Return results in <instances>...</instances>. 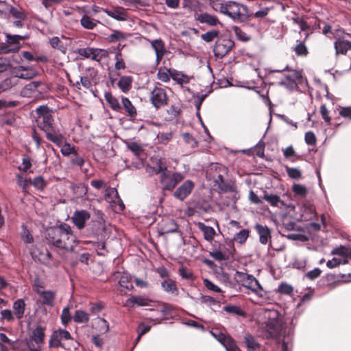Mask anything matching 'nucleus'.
I'll list each match as a JSON object with an SVG mask.
<instances>
[{
	"instance_id": "obj_25",
	"label": "nucleus",
	"mask_w": 351,
	"mask_h": 351,
	"mask_svg": "<svg viewBox=\"0 0 351 351\" xmlns=\"http://www.w3.org/2000/svg\"><path fill=\"white\" fill-rule=\"evenodd\" d=\"M197 226L198 229L203 232L204 238L206 241L211 242L213 240L216 232L213 227L206 226L202 222H198Z\"/></svg>"
},
{
	"instance_id": "obj_16",
	"label": "nucleus",
	"mask_w": 351,
	"mask_h": 351,
	"mask_svg": "<svg viewBox=\"0 0 351 351\" xmlns=\"http://www.w3.org/2000/svg\"><path fill=\"white\" fill-rule=\"evenodd\" d=\"M195 20L200 23H205L210 27H216L222 25V23L215 15L210 14L208 12H201L195 16Z\"/></svg>"
},
{
	"instance_id": "obj_47",
	"label": "nucleus",
	"mask_w": 351,
	"mask_h": 351,
	"mask_svg": "<svg viewBox=\"0 0 351 351\" xmlns=\"http://www.w3.org/2000/svg\"><path fill=\"white\" fill-rule=\"evenodd\" d=\"M38 293L42 295L43 300V302L44 304H47L49 306L53 305V302L55 297V294L53 292L50 291L40 292L39 291H38Z\"/></svg>"
},
{
	"instance_id": "obj_39",
	"label": "nucleus",
	"mask_w": 351,
	"mask_h": 351,
	"mask_svg": "<svg viewBox=\"0 0 351 351\" xmlns=\"http://www.w3.org/2000/svg\"><path fill=\"white\" fill-rule=\"evenodd\" d=\"M245 343L246 344L247 348L249 350H252V351H255L260 348V344L256 341V338L251 335H247L244 337Z\"/></svg>"
},
{
	"instance_id": "obj_45",
	"label": "nucleus",
	"mask_w": 351,
	"mask_h": 351,
	"mask_svg": "<svg viewBox=\"0 0 351 351\" xmlns=\"http://www.w3.org/2000/svg\"><path fill=\"white\" fill-rule=\"evenodd\" d=\"M105 98L109 106L114 110L118 111L121 109V106L119 104V101L117 98L113 97L111 93H106L105 94Z\"/></svg>"
},
{
	"instance_id": "obj_8",
	"label": "nucleus",
	"mask_w": 351,
	"mask_h": 351,
	"mask_svg": "<svg viewBox=\"0 0 351 351\" xmlns=\"http://www.w3.org/2000/svg\"><path fill=\"white\" fill-rule=\"evenodd\" d=\"M234 46V43L232 39L228 36H221L215 42L213 52L216 57L222 58Z\"/></svg>"
},
{
	"instance_id": "obj_43",
	"label": "nucleus",
	"mask_w": 351,
	"mask_h": 351,
	"mask_svg": "<svg viewBox=\"0 0 351 351\" xmlns=\"http://www.w3.org/2000/svg\"><path fill=\"white\" fill-rule=\"evenodd\" d=\"M333 255H338L341 257H350L351 259V248L346 246H340L339 247L335 248L331 252Z\"/></svg>"
},
{
	"instance_id": "obj_30",
	"label": "nucleus",
	"mask_w": 351,
	"mask_h": 351,
	"mask_svg": "<svg viewBox=\"0 0 351 351\" xmlns=\"http://www.w3.org/2000/svg\"><path fill=\"white\" fill-rule=\"evenodd\" d=\"M180 112L181 110L180 108L174 105H171L168 109H167L166 112L164 114V119L167 121H172L178 117Z\"/></svg>"
},
{
	"instance_id": "obj_36",
	"label": "nucleus",
	"mask_w": 351,
	"mask_h": 351,
	"mask_svg": "<svg viewBox=\"0 0 351 351\" xmlns=\"http://www.w3.org/2000/svg\"><path fill=\"white\" fill-rule=\"evenodd\" d=\"M219 167H225L224 165L219 163L213 164L206 171V178L214 181L219 174Z\"/></svg>"
},
{
	"instance_id": "obj_40",
	"label": "nucleus",
	"mask_w": 351,
	"mask_h": 351,
	"mask_svg": "<svg viewBox=\"0 0 351 351\" xmlns=\"http://www.w3.org/2000/svg\"><path fill=\"white\" fill-rule=\"evenodd\" d=\"M32 337L37 344L43 343L45 339L44 328L40 326L36 327L32 332Z\"/></svg>"
},
{
	"instance_id": "obj_62",
	"label": "nucleus",
	"mask_w": 351,
	"mask_h": 351,
	"mask_svg": "<svg viewBox=\"0 0 351 351\" xmlns=\"http://www.w3.org/2000/svg\"><path fill=\"white\" fill-rule=\"evenodd\" d=\"M73 192L78 196H82L87 193V189L83 184H73L71 186Z\"/></svg>"
},
{
	"instance_id": "obj_12",
	"label": "nucleus",
	"mask_w": 351,
	"mask_h": 351,
	"mask_svg": "<svg viewBox=\"0 0 351 351\" xmlns=\"http://www.w3.org/2000/svg\"><path fill=\"white\" fill-rule=\"evenodd\" d=\"M194 186L193 182L190 180H186L174 191V197L181 201L184 200L191 193Z\"/></svg>"
},
{
	"instance_id": "obj_27",
	"label": "nucleus",
	"mask_w": 351,
	"mask_h": 351,
	"mask_svg": "<svg viewBox=\"0 0 351 351\" xmlns=\"http://www.w3.org/2000/svg\"><path fill=\"white\" fill-rule=\"evenodd\" d=\"M172 79L176 81L178 84L182 85L183 84H188L190 82L189 76L182 73L178 72L175 69H169L168 70Z\"/></svg>"
},
{
	"instance_id": "obj_55",
	"label": "nucleus",
	"mask_w": 351,
	"mask_h": 351,
	"mask_svg": "<svg viewBox=\"0 0 351 351\" xmlns=\"http://www.w3.org/2000/svg\"><path fill=\"white\" fill-rule=\"evenodd\" d=\"M151 326L144 323H141L136 328L138 336L136 339V343L139 341L142 335L146 334L150 330Z\"/></svg>"
},
{
	"instance_id": "obj_49",
	"label": "nucleus",
	"mask_w": 351,
	"mask_h": 351,
	"mask_svg": "<svg viewBox=\"0 0 351 351\" xmlns=\"http://www.w3.org/2000/svg\"><path fill=\"white\" fill-rule=\"evenodd\" d=\"M134 281L137 287L141 289H147L149 287V282L147 280V274H145V276L142 278L139 276H135Z\"/></svg>"
},
{
	"instance_id": "obj_3",
	"label": "nucleus",
	"mask_w": 351,
	"mask_h": 351,
	"mask_svg": "<svg viewBox=\"0 0 351 351\" xmlns=\"http://www.w3.org/2000/svg\"><path fill=\"white\" fill-rule=\"evenodd\" d=\"M264 317L267 319L265 330L267 332L268 338H277L285 332L284 324L277 310H266Z\"/></svg>"
},
{
	"instance_id": "obj_4",
	"label": "nucleus",
	"mask_w": 351,
	"mask_h": 351,
	"mask_svg": "<svg viewBox=\"0 0 351 351\" xmlns=\"http://www.w3.org/2000/svg\"><path fill=\"white\" fill-rule=\"evenodd\" d=\"M184 178L182 173L167 170L160 175V183L162 191H173L178 183Z\"/></svg>"
},
{
	"instance_id": "obj_50",
	"label": "nucleus",
	"mask_w": 351,
	"mask_h": 351,
	"mask_svg": "<svg viewBox=\"0 0 351 351\" xmlns=\"http://www.w3.org/2000/svg\"><path fill=\"white\" fill-rule=\"evenodd\" d=\"M223 344L226 347L227 351H234L239 348L235 341L230 337H224Z\"/></svg>"
},
{
	"instance_id": "obj_19",
	"label": "nucleus",
	"mask_w": 351,
	"mask_h": 351,
	"mask_svg": "<svg viewBox=\"0 0 351 351\" xmlns=\"http://www.w3.org/2000/svg\"><path fill=\"white\" fill-rule=\"evenodd\" d=\"M131 276L129 274H123L120 277L119 284V292L121 295H128L132 289V281Z\"/></svg>"
},
{
	"instance_id": "obj_15",
	"label": "nucleus",
	"mask_w": 351,
	"mask_h": 351,
	"mask_svg": "<svg viewBox=\"0 0 351 351\" xmlns=\"http://www.w3.org/2000/svg\"><path fill=\"white\" fill-rule=\"evenodd\" d=\"M147 159V154L136 143H133V166L137 169L143 167Z\"/></svg>"
},
{
	"instance_id": "obj_46",
	"label": "nucleus",
	"mask_w": 351,
	"mask_h": 351,
	"mask_svg": "<svg viewBox=\"0 0 351 351\" xmlns=\"http://www.w3.org/2000/svg\"><path fill=\"white\" fill-rule=\"evenodd\" d=\"M293 51L298 56L306 57L308 54V50L304 44V40L298 43L293 47Z\"/></svg>"
},
{
	"instance_id": "obj_58",
	"label": "nucleus",
	"mask_w": 351,
	"mask_h": 351,
	"mask_svg": "<svg viewBox=\"0 0 351 351\" xmlns=\"http://www.w3.org/2000/svg\"><path fill=\"white\" fill-rule=\"evenodd\" d=\"M4 7H5V8L3 9V11H9L12 14V15L17 19H24V16H25L24 14L21 10H17L12 7L8 6L6 4H5V5H4Z\"/></svg>"
},
{
	"instance_id": "obj_28",
	"label": "nucleus",
	"mask_w": 351,
	"mask_h": 351,
	"mask_svg": "<svg viewBox=\"0 0 351 351\" xmlns=\"http://www.w3.org/2000/svg\"><path fill=\"white\" fill-rule=\"evenodd\" d=\"M104 12L108 16L119 21H125L128 17V14L122 8H116L112 10H105Z\"/></svg>"
},
{
	"instance_id": "obj_22",
	"label": "nucleus",
	"mask_w": 351,
	"mask_h": 351,
	"mask_svg": "<svg viewBox=\"0 0 351 351\" xmlns=\"http://www.w3.org/2000/svg\"><path fill=\"white\" fill-rule=\"evenodd\" d=\"M161 287L167 293L175 296L179 295V289L178 288L176 282L172 278L164 279L161 282Z\"/></svg>"
},
{
	"instance_id": "obj_11",
	"label": "nucleus",
	"mask_w": 351,
	"mask_h": 351,
	"mask_svg": "<svg viewBox=\"0 0 351 351\" xmlns=\"http://www.w3.org/2000/svg\"><path fill=\"white\" fill-rule=\"evenodd\" d=\"M237 275L242 282L243 286L250 289L252 291H256L257 289H261V284L252 275L240 271H237Z\"/></svg>"
},
{
	"instance_id": "obj_51",
	"label": "nucleus",
	"mask_w": 351,
	"mask_h": 351,
	"mask_svg": "<svg viewBox=\"0 0 351 351\" xmlns=\"http://www.w3.org/2000/svg\"><path fill=\"white\" fill-rule=\"evenodd\" d=\"M249 230L247 229H243L237 233L234 237V241L240 244L244 243L249 237Z\"/></svg>"
},
{
	"instance_id": "obj_5",
	"label": "nucleus",
	"mask_w": 351,
	"mask_h": 351,
	"mask_svg": "<svg viewBox=\"0 0 351 351\" xmlns=\"http://www.w3.org/2000/svg\"><path fill=\"white\" fill-rule=\"evenodd\" d=\"M235 251L234 243L232 241H226L225 243L213 245L212 251L209 252L210 256L215 261H228L230 256Z\"/></svg>"
},
{
	"instance_id": "obj_44",
	"label": "nucleus",
	"mask_w": 351,
	"mask_h": 351,
	"mask_svg": "<svg viewBox=\"0 0 351 351\" xmlns=\"http://www.w3.org/2000/svg\"><path fill=\"white\" fill-rule=\"evenodd\" d=\"M132 79L130 77H121L118 82V86L124 93L128 92L130 89Z\"/></svg>"
},
{
	"instance_id": "obj_14",
	"label": "nucleus",
	"mask_w": 351,
	"mask_h": 351,
	"mask_svg": "<svg viewBox=\"0 0 351 351\" xmlns=\"http://www.w3.org/2000/svg\"><path fill=\"white\" fill-rule=\"evenodd\" d=\"M90 215L87 210H78L73 213L71 220L79 230H82L85 227L86 223L90 219Z\"/></svg>"
},
{
	"instance_id": "obj_7",
	"label": "nucleus",
	"mask_w": 351,
	"mask_h": 351,
	"mask_svg": "<svg viewBox=\"0 0 351 351\" xmlns=\"http://www.w3.org/2000/svg\"><path fill=\"white\" fill-rule=\"evenodd\" d=\"M149 101L156 109H160L168 104L169 97L165 89L156 87L150 93Z\"/></svg>"
},
{
	"instance_id": "obj_56",
	"label": "nucleus",
	"mask_w": 351,
	"mask_h": 351,
	"mask_svg": "<svg viewBox=\"0 0 351 351\" xmlns=\"http://www.w3.org/2000/svg\"><path fill=\"white\" fill-rule=\"evenodd\" d=\"M292 190L295 195L301 197H306L308 193L307 189L299 184H294L292 186Z\"/></svg>"
},
{
	"instance_id": "obj_26",
	"label": "nucleus",
	"mask_w": 351,
	"mask_h": 351,
	"mask_svg": "<svg viewBox=\"0 0 351 351\" xmlns=\"http://www.w3.org/2000/svg\"><path fill=\"white\" fill-rule=\"evenodd\" d=\"M105 199L110 202L116 204L117 202L120 203V207L122 210L123 208V204L118 195L117 191L114 188L108 187L106 189Z\"/></svg>"
},
{
	"instance_id": "obj_6",
	"label": "nucleus",
	"mask_w": 351,
	"mask_h": 351,
	"mask_svg": "<svg viewBox=\"0 0 351 351\" xmlns=\"http://www.w3.org/2000/svg\"><path fill=\"white\" fill-rule=\"evenodd\" d=\"M226 15L237 22H244L248 19V8L245 5L230 1L228 2Z\"/></svg>"
},
{
	"instance_id": "obj_13",
	"label": "nucleus",
	"mask_w": 351,
	"mask_h": 351,
	"mask_svg": "<svg viewBox=\"0 0 351 351\" xmlns=\"http://www.w3.org/2000/svg\"><path fill=\"white\" fill-rule=\"evenodd\" d=\"M71 339V335L69 331L64 329H58L54 331L49 341V346L51 348H58L62 346V340H69Z\"/></svg>"
},
{
	"instance_id": "obj_29",
	"label": "nucleus",
	"mask_w": 351,
	"mask_h": 351,
	"mask_svg": "<svg viewBox=\"0 0 351 351\" xmlns=\"http://www.w3.org/2000/svg\"><path fill=\"white\" fill-rule=\"evenodd\" d=\"M285 78L292 86H297L298 83L302 82V76L300 71L291 70L289 73L285 75Z\"/></svg>"
},
{
	"instance_id": "obj_52",
	"label": "nucleus",
	"mask_w": 351,
	"mask_h": 351,
	"mask_svg": "<svg viewBox=\"0 0 351 351\" xmlns=\"http://www.w3.org/2000/svg\"><path fill=\"white\" fill-rule=\"evenodd\" d=\"M288 176L291 179H300L302 178V172L299 169L285 166Z\"/></svg>"
},
{
	"instance_id": "obj_60",
	"label": "nucleus",
	"mask_w": 351,
	"mask_h": 351,
	"mask_svg": "<svg viewBox=\"0 0 351 351\" xmlns=\"http://www.w3.org/2000/svg\"><path fill=\"white\" fill-rule=\"evenodd\" d=\"M232 29L237 37L242 41H247L250 40L249 36L244 32L239 27L234 26Z\"/></svg>"
},
{
	"instance_id": "obj_59",
	"label": "nucleus",
	"mask_w": 351,
	"mask_h": 351,
	"mask_svg": "<svg viewBox=\"0 0 351 351\" xmlns=\"http://www.w3.org/2000/svg\"><path fill=\"white\" fill-rule=\"evenodd\" d=\"M278 291L282 294L291 295L293 291V289L290 285L282 282L278 286Z\"/></svg>"
},
{
	"instance_id": "obj_20",
	"label": "nucleus",
	"mask_w": 351,
	"mask_h": 351,
	"mask_svg": "<svg viewBox=\"0 0 351 351\" xmlns=\"http://www.w3.org/2000/svg\"><path fill=\"white\" fill-rule=\"evenodd\" d=\"M13 73L16 77L22 79H31L36 75L35 71L29 66H19L14 69Z\"/></svg>"
},
{
	"instance_id": "obj_34",
	"label": "nucleus",
	"mask_w": 351,
	"mask_h": 351,
	"mask_svg": "<svg viewBox=\"0 0 351 351\" xmlns=\"http://www.w3.org/2000/svg\"><path fill=\"white\" fill-rule=\"evenodd\" d=\"M283 151V154L285 158L290 160L292 162H295L301 159V156L296 154L293 146H289Z\"/></svg>"
},
{
	"instance_id": "obj_35",
	"label": "nucleus",
	"mask_w": 351,
	"mask_h": 351,
	"mask_svg": "<svg viewBox=\"0 0 351 351\" xmlns=\"http://www.w3.org/2000/svg\"><path fill=\"white\" fill-rule=\"evenodd\" d=\"M223 310L229 314L235 315L241 317H245L246 313L238 306L226 305L223 307Z\"/></svg>"
},
{
	"instance_id": "obj_64",
	"label": "nucleus",
	"mask_w": 351,
	"mask_h": 351,
	"mask_svg": "<svg viewBox=\"0 0 351 351\" xmlns=\"http://www.w3.org/2000/svg\"><path fill=\"white\" fill-rule=\"evenodd\" d=\"M184 141L189 144L191 147L194 148L197 146V141L189 133H184L182 134Z\"/></svg>"
},
{
	"instance_id": "obj_41",
	"label": "nucleus",
	"mask_w": 351,
	"mask_h": 351,
	"mask_svg": "<svg viewBox=\"0 0 351 351\" xmlns=\"http://www.w3.org/2000/svg\"><path fill=\"white\" fill-rule=\"evenodd\" d=\"M107 56L108 52L106 50L93 48V51L91 52L90 59L97 62H99L100 60L106 58Z\"/></svg>"
},
{
	"instance_id": "obj_17",
	"label": "nucleus",
	"mask_w": 351,
	"mask_h": 351,
	"mask_svg": "<svg viewBox=\"0 0 351 351\" xmlns=\"http://www.w3.org/2000/svg\"><path fill=\"white\" fill-rule=\"evenodd\" d=\"M40 85V82H32L22 89L21 94L25 97H36L41 93V90H39Z\"/></svg>"
},
{
	"instance_id": "obj_23",
	"label": "nucleus",
	"mask_w": 351,
	"mask_h": 351,
	"mask_svg": "<svg viewBox=\"0 0 351 351\" xmlns=\"http://www.w3.org/2000/svg\"><path fill=\"white\" fill-rule=\"evenodd\" d=\"M32 255L35 261L45 265L49 264L51 254L47 250L40 251L39 249H34L32 252Z\"/></svg>"
},
{
	"instance_id": "obj_1",
	"label": "nucleus",
	"mask_w": 351,
	"mask_h": 351,
	"mask_svg": "<svg viewBox=\"0 0 351 351\" xmlns=\"http://www.w3.org/2000/svg\"><path fill=\"white\" fill-rule=\"evenodd\" d=\"M46 239L56 247L68 252H72L77 243L76 237L73 234L71 226L66 223L47 229Z\"/></svg>"
},
{
	"instance_id": "obj_63",
	"label": "nucleus",
	"mask_w": 351,
	"mask_h": 351,
	"mask_svg": "<svg viewBox=\"0 0 351 351\" xmlns=\"http://www.w3.org/2000/svg\"><path fill=\"white\" fill-rule=\"evenodd\" d=\"M203 284L205 287L213 292L221 293L222 292L221 289L217 285H215L213 282H212L210 280L206 278L203 280Z\"/></svg>"
},
{
	"instance_id": "obj_10",
	"label": "nucleus",
	"mask_w": 351,
	"mask_h": 351,
	"mask_svg": "<svg viewBox=\"0 0 351 351\" xmlns=\"http://www.w3.org/2000/svg\"><path fill=\"white\" fill-rule=\"evenodd\" d=\"M219 172L216 179L213 181L215 186H217L219 191L223 193L228 191L234 192L235 187L230 184L224 179V176L227 174V168L226 167H219Z\"/></svg>"
},
{
	"instance_id": "obj_21",
	"label": "nucleus",
	"mask_w": 351,
	"mask_h": 351,
	"mask_svg": "<svg viewBox=\"0 0 351 351\" xmlns=\"http://www.w3.org/2000/svg\"><path fill=\"white\" fill-rule=\"evenodd\" d=\"M150 167L152 169L153 173L155 174H161L162 172L167 171V165L164 158H152Z\"/></svg>"
},
{
	"instance_id": "obj_38",
	"label": "nucleus",
	"mask_w": 351,
	"mask_h": 351,
	"mask_svg": "<svg viewBox=\"0 0 351 351\" xmlns=\"http://www.w3.org/2000/svg\"><path fill=\"white\" fill-rule=\"evenodd\" d=\"M178 274L182 279L193 281L195 279V276L191 269L187 268L184 266H181L178 269Z\"/></svg>"
},
{
	"instance_id": "obj_61",
	"label": "nucleus",
	"mask_w": 351,
	"mask_h": 351,
	"mask_svg": "<svg viewBox=\"0 0 351 351\" xmlns=\"http://www.w3.org/2000/svg\"><path fill=\"white\" fill-rule=\"evenodd\" d=\"M320 113L326 123L328 125H330L331 123V118L329 115V111L328 110L326 104H322L320 106Z\"/></svg>"
},
{
	"instance_id": "obj_42",
	"label": "nucleus",
	"mask_w": 351,
	"mask_h": 351,
	"mask_svg": "<svg viewBox=\"0 0 351 351\" xmlns=\"http://www.w3.org/2000/svg\"><path fill=\"white\" fill-rule=\"evenodd\" d=\"M152 300L146 295H136L133 296V306H149Z\"/></svg>"
},
{
	"instance_id": "obj_2",
	"label": "nucleus",
	"mask_w": 351,
	"mask_h": 351,
	"mask_svg": "<svg viewBox=\"0 0 351 351\" xmlns=\"http://www.w3.org/2000/svg\"><path fill=\"white\" fill-rule=\"evenodd\" d=\"M38 114L37 124L43 130L47 139L53 143L60 145L63 142V135L53 126V119L49 109L47 106H40L36 109Z\"/></svg>"
},
{
	"instance_id": "obj_32",
	"label": "nucleus",
	"mask_w": 351,
	"mask_h": 351,
	"mask_svg": "<svg viewBox=\"0 0 351 351\" xmlns=\"http://www.w3.org/2000/svg\"><path fill=\"white\" fill-rule=\"evenodd\" d=\"M98 23L99 22L97 20H95L86 14H84L80 20L81 25L84 28L87 29H94L97 26Z\"/></svg>"
},
{
	"instance_id": "obj_9",
	"label": "nucleus",
	"mask_w": 351,
	"mask_h": 351,
	"mask_svg": "<svg viewBox=\"0 0 351 351\" xmlns=\"http://www.w3.org/2000/svg\"><path fill=\"white\" fill-rule=\"evenodd\" d=\"M334 47L336 55H346L348 51L351 50V36L343 33L342 35L335 37Z\"/></svg>"
},
{
	"instance_id": "obj_54",
	"label": "nucleus",
	"mask_w": 351,
	"mask_h": 351,
	"mask_svg": "<svg viewBox=\"0 0 351 351\" xmlns=\"http://www.w3.org/2000/svg\"><path fill=\"white\" fill-rule=\"evenodd\" d=\"M96 325L100 333H106L109 330V325L107 321L103 318H98L97 319Z\"/></svg>"
},
{
	"instance_id": "obj_53",
	"label": "nucleus",
	"mask_w": 351,
	"mask_h": 351,
	"mask_svg": "<svg viewBox=\"0 0 351 351\" xmlns=\"http://www.w3.org/2000/svg\"><path fill=\"white\" fill-rule=\"evenodd\" d=\"M60 146H61V153L64 156H68L71 154H75L76 150L75 147L72 146L71 144L65 143L62 145L61 143Z\"/></svg>"
},
{
	"instance_id": "obj_37",
	"label": "nucleus",
	"mask_w": 351,
	"mask_h": 351,
	"mask_svg": "<svg viewBox=\"0 0 351 351\" xmlns=\"http://www.w3.org/2000/svg\"><path fill=\"white\" fill-rule=\"evenodd\" d=\"M73 319L76 323L85 324L89 320V315L82 310H77L73 317Z\"/></svg>"
},
{
	"instance_id": "obj_31",
	"label": "nucleus",
	"mask_w": 351,
	"mask_h": 351,
	"mask_svg": "<svg viewBox=\"0 0 351 351\" xmlns=\"http://www.w3.org/2000/svg\"><path fill=\"white\" fill-rule=\"evenodd\" d=\"M25 304L23 299H19L13 304L14 313L16 318L21 319L25 312Z\"/></svg>"
},
{
	"instance_id": "obj_48",
	"label": "nucleus",
	"mask_w": 351,
	"mask_h": 351,
	"mask_svg": "<svg viewBox=\"0 0 351 351\" xmlns=\"http://www.w3.org/2000/svg\"><path fill=\"white\" fill-rule=\"evenodd\" d=\"M219 32L218 30L212 29L201 35V38L206 42L210 43L218 37Z\"/></svg>"
},
{
	"instance_id": "obj_24",
	"label": "nucleus",
	"mask_w": 351,
	"mask_h": 351,
	"mask_svg": "<svg viewBox=\"0 0 351 351\" xmlns=\"http://www.w3.org/2000/svg\"><path fill=\"white\" fill-rule=\"evenodd\" d=\"M255 230L259 235V241L261 243L265 245L267 243L269 239H271V231L267 226L261 224H256Z\"/></svg>"
},
{
	"instance_id": "obj_57",
	"label": "nucleus",
	"mask_w": 351,
	"mask_h": 351,
	"mask_svg": "<svg viewBox=\"0 0 351 351\" xmlns=\"http://www.w3.org/2000/svg\"><path fill=\"white\" fill-rule=\"evenodd\" d=\"M69 310V306H66L62 309L61 314V322L64 326H66L72 319Z\"/></svg>"
},
{
	"instance_id": "obj_18",
	"label": "nucleus",
	"mask_w": 351,
	"mask_h": 351,
	"mask_svg": "<svg viewBox=\"0 0 351 351\" xmlns=\"http://www.w3.org/2000/svg\"><path fill=\"white\" fill-rule=\"evenodd\" d=\"M151 45L156 53V62L159 64L167 53L165 42L161 39H155L151 41Z\"/></svg>"
},
{
	"instance_id": "obj_33",
	"label": "nucleus",
	"mask_w": 351,
	"mask_h": 351,
	"mask_svg": "<svg viewBox=\"0 0 351 351\" xmlns=\"http://www.w3.org/2000/svg\"><path fill=\"white\" fill-rule=\"evenodd\" d=\"M263 199L267 201L271 206H278L280 203L283 205V202L280 199V197L277 195L269 194L267 191L264 192Z\"/></svg>"
}]
</instances>
